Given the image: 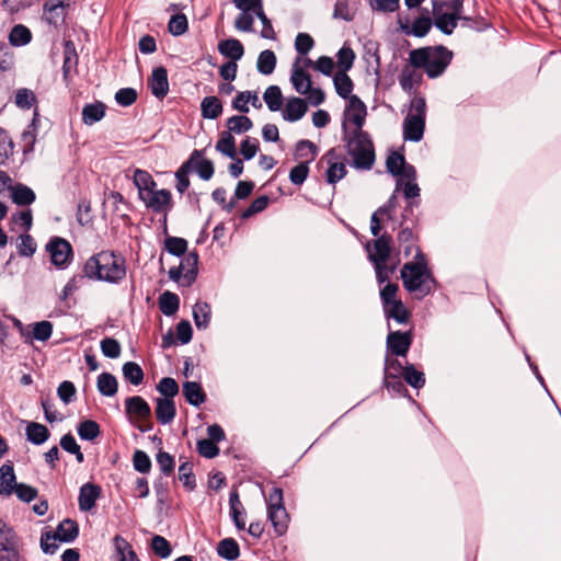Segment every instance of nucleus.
Here are the masks:
<instances>
[{
	"label": "nucleus",
	"instance_id": "nucleus-1",
	"mask_svg": "<svg viewBox=\"0 0 561 561\" xmlns=\"http://www.w3.org/2000/svg\"><path fill=\"white\" fill-rule=\"evenodd\" d=\"M83 275L95 282L118 284L126 276L125 257L113 250H102L91 255L83 265Z\"/></svg>",
	"mask_w": 561,
	"mask_h": 561
},
{
	"label": "nucleus",
	"instance_id": "nucleus-2",
	"mask_svg": "<svg viewBox=\"0 0 561 561\" xmlns=\"http://www.w3.org/2000/svg\"><path fill=\"white\" fill-rule=\"evenodd\" d=\"M415 262L403 264L400 276L404 289L410 294H414L415 298L423 299L435 289L437 282L420 248H417L415 253Z\"/></svg>",
	"mask_w": 561,
	"mask_h": 561
},
{
	"label": "nucleus",
	"instance_id": "nucleus-3",
	"mask_svg": "<svg viewBox=\"0 0 561 561\" xmlns=\"http://www.w3.org/2000/svg\"><path fill=\"white\" fill-rule=\"evenodd\" d=\"M453 51L443 45L426 46L410 51L409 62L414 68L424 69L431 79L440 77L453 60Z\"/></svg>",
	"mask_w": 561,
	"mask_h": 561
},
{
	"label": "nucleus",
	"instance_id": "nucleus-4",
	"mask_svg": "<svg viewBox=\"0 0 561 561\" xmlns=\"http://www.w3.org/2000/svg\"><path fill=\"white\" fill-rule=\"evenodd\" d=\"M343 138L345 149L353 161L351 163L357 170H370L376 160L375 147L373 140L367 131L347 130L346 123H342Z\"/></svg>",
	"mask_w": 561,
	"mask_h": 561
},
{
	"label": "nucleus",
	"instance_id": "nucleus-5",
	"mask_svg": "<svg viewBox=\"0 0 561 561\" xmlns=\"http://www.w3.org/2000/svg\"><path fill=\"white\" fill-rule=\"evenodd\" d=\"M426 119V101L422 95H414L410 108L403 119V139L405 141L419 142L423 139Z\"/></svg>",
	"mask_w": 561,
	"mask_h": 561
},
{
	"label": "nucleus",
	"instance_id": "nucleus-6",
	"mask_svg": "<svg viewBox=\"0 0 561 561\" xmlns=\"http://www.w3.org/2000/svg\"><path fill=\"white\" fill-rule=\"evenodd\" d=\"M79 536V525L75 519L65 518L56 527L55 531H46L41 537V549L46 554H54L59 546L57 541L70 543Z\"/></svg>",
	"mask_w": 561,
	"mask_h": 561
},
{
	"label": "nucleus",
	"instance_id": "nucleus-7",
	"mask_svg": "<svg viewBox=\"0 0 561 561\" xmlns=\"http://www.w3.org/2000/svg\"><path fill=\"white\" fill-rule=\"evenodd\" d=\"M46 251L50 255L51 263L61 270L68 267L73 256L70 242L61 237H51L46 244Z\"/></svg>",
	"mask_w": 561,
	"mask_h": 561
},
{
	"label": "nucleus",
	"instance_id": "nucleus-8",
	"mask_svg": "<svg viewBox=\"0 0 561 561\" xmlns=\"http://www.w3.org/2000/svg\"><path fill=\"white\" fill-rule=\"evenodd\" d=\"M386 169L387 172L396 178H400L397 181V188L401 184V179H407L410 181L416 180V170L414 165L407 162L404 156L398 151H392L386 160Z\"/></svg>",
	"mask_w": 561,
	"mask_h": 561
},
{
	"label": "nucleus",
	"instance_id": "nucleus-9",
	"mask_svg": "<svg viewBox=\"0 0 561 561\" xmlns=\"http://www.w3.org/2000/svg\"><path fill=\"white\" fill-rule=\"evenodd\" d=\"M140 201H142L146 207L151 209L153 213L163 214V226L167 231L168 213L173 207L171 192L167 188L153 190Z\"/></svg>",
	"mask_w": 561,
	"mask_h": 561
},
{
	"label": "nucleus",
	"instance_id": "nucleus-10",
	"mask_svg": "<svg viewBox=\"0 0 561 561\" xmlns=\"http://www.w3.org/2000/svg\"><path fill=\"white\" fill-rule=\"evenodd\" d=\"M412 342V331H390L386 340L387 353L397 357H404L407 356Z\"/></svg>",
	"mask_w": 561,
	"mask_h": 561
},
{
	"label": "nucleus",
	"instance_id": "nucleus-11",
	"mask_svg": "<svg viewBox=\"0 0 561 561\" xmlns=\"http://www.w3.org/2000/svg\"><path fill=\"white\" fill-rule=\"evenodd\" d=\"M125 413L130 423H138L151 417V408L142 397L133 396L125 399Z\"/></svg>",
	"mask_w": 561,
	"mask_h": 561
},
{
	"label": "nucleus",
	"instance_id": "nucleus-12",
	"mask_svg": "<svg viewBox=\"0 0 561 561\" xmlns=\"http://www.w3.org/2000/svg\"><path fill=\"white\" fill-rule=\"evenodd\" d=\"M392 237L385 232L374 241V252L370 251V243H367L368 259L373 263L386 264L391 255Z\"/></svg>",
	"mask_w": 561,
	"mask_h": 561
},
{
	"label": "nucleus",
	"instance_id": "nucleus-13",
	"mask_svg": "<svg viewBox=\"0 0 561 561\" xmlns=\"http://www.w3.org/2000/svg\"><path fill=\"white\" fill-rule=\"evenodd\" d=\"M366 115L365 103L357 95H352L344 112V122L352 123L356 127L355 130H363Z\"/></svg>",
	"mask_w": 561,
	"mask_h": 561
},
{
	"label": "nucleus",
	"instance_id": "nucleus-14",
	"mask_svg": "<svg viewBox=\"0 0 561 561\" xmlns=\"http://www.w3.org/2000/svg\"><path fill=\"white\" fill-rule=\"evenodd\" d=\"M205 150L195 149L190 154L188 159L184 161L181 167L175 171V188L180 194H183L190 187V178L188 174L193 171V161L195 158L204 157Z\"/></svg>",
	"mask_w": 561,
	"mask_h": 561
},
{
	"label": "nucleus",
	"instance_id": "nucleus-15",
	"mask_svg": "<svg viewBox=\"0 0 561 561\" xmlns=\"http://www.w3.org/2000/svg\"><path fill=\"white\" fill-rule=\"evenodd\" d=\"M69 0H50L43 5L44 20L57 27L65 21L66 8L69 7Z\"/></svg>",
	"mask_w": 561,
	"mask_h": 561
},
{
	"label": "nucleus",
	"instance_id": "nucleus-16",
	"mask_svg": "<svg viewBox=\"0 0 561 561\" xmlns=\"http://www.w3.org/2000/svg\"><path fill=\"white\" fill-rule=\"evenodd\" d=\"M102 489L99 484L87 482L79 490L78 505L82 512H90L94 508Z\"/></svg>",
	"mask_w": 561,
	"mask_h": 561
},
{
	"label": "nucleus",
	"instance_id": "nucleus-17",
	"mask_svg": "<svg viewBox=\"0 0 561 561\" xmlns=\"http://www.w3.org/2000/svg\"><path fill=\"white\" fill-rule=\"evenodd\" d=\"M148 84L153 96L160 100L165 98L170 90L167 69L163 66L154 68Z\"/></svg>",
	"mask_w": 561,
	"mask_h": 561
},
{
	"label": "nucleus",
	"instance_id": "nucleus-18",
	"mask_svg": "<svg viewBox=\"0 0 561 561\" xmlns=\"http://www.w3.org/2000/svg\"><path fill=\"white\" fill-rule=\"evenodd\" d=\"M307 111V101L298 96H293L287 100L282 116L285 121L294 123L301 119Z\"/></svg>",
	"mask_w": 561,
	"mask_h": 561
},
{
	"label": "nucleus",
	"instance_id": "nucleus-19",
	"mask_svg": "<svg viewBox=\"0 0 561 561\" xmlns=\"http://www.w3.org/2000/svg\"><path fill=\"white\" fill-rule=\"evenodd\" d=\"M198 261L199 256L197 251H191L182 259L180 267L184 273V287H191L198 275Z\"/></svg>",
	"mask_w": 561,
	"mask_h": 561
},
{
	"label": "nucleus",
	"instance_id": "nucleus-20",
	"mask_svg": "<svg viewBox=\"0 0 561 561\" xmlns=\"http://www.w3.org/2000/svg\"><path fill=\"white\" fill-rule=\"evenodd\" d=\"M154 412L157 421L160 424H170L176 415V407L174 400L171 398H157Z\"/></svg>",
	"mask_w": 561,
	"mask_h": 561
},
{
	"label": "nucleus",
	"instance_id": "nucleus-21",
	"mask_svg": "<svg viewBox=\"0 0 561 561\" xmlns=\"http://www.w3.org/2000/svg\"><path fill=\"white\" fill-rule=\"evenodd\" d=\"M16 477L11 461H7L0 467V494L11 495L15 489Z\"/></svg>",
	"mask_w": 561,
	"mask_h": 561
},
{
	"label": "nucleus",
	"instance_id": "nucleus-22",
	"mask_svg": "<svg viewBox=\"0 0 561 561\" xmlns=\"http://www.w3.org/2000/svg\"><path fill=\"white\" fill-rule=\"evenodd\" d=\"M182 390L185 400L193 407H199L207 399L206 393L199 382L185 381L182 386Z\"/></svg>",
	"mask_w": 561,
	"mask_h": 561
},
{
	"label": "nucleus",
	"instance_id": "nucleus-23",
	"mask_svg": "<svg viewBox=\"0 0 561 561\" xmlns=\"http://www.w3.org/2000/svg\"><path fill=\"white\" fill-rule=\"evenodd\" d=\"M300 61L299 58L296 59L294 64V68L290 76V81L293 83L294 89L300 93L306 94L308 90H310L311 76L301 67L298 66Z\"/></svg>",
	"mask_w": 561,
	"mask_h": 561
},
{
	"label": "nucleus",
	"instance_id": "nucleus-24",
	"mask_svg": "<svg viewBox=\"0 0 561 561\" xmlns=\"http://www.w3.org/2000/svg\"><path fill=\"white\" fill-rule=\"evenodd\" d=\"M267 517L274 528L276 536H283L288 529L289 515L286 507H277L267 511Z\"/></svg>",
	"mask_w": 561,
	"mask_h": 561
},
{
	"label": "nucleus",
	"instance_id": "nucleus-25",
	"mask_svg": "<svg viewBox=\"0 0 561 561\" xmlns=\"http://www.w3.org/2000/svg\"><path fill=\"white\" fill-rule=\"evenodd\" d=\"M113 545L115 548V561H140L131 545L121 535L114 536Z\"/></svg>",
	"mask_w": 561,
	"mask_h": 561
},
{
	"label": "nucleus",
	"instance_id": "nucleus-26",
	"mask_svg": "<svg viewBox=\"0 0 561 561\" xmlns=\"http://www.w3.org/2000/svg\"><path fill=\"white\" fill-rule=\"evenodd\" d=\"M134 184L138 188L139 199L152 192L157 183L148 171L137 169L134 172Z\"/></svg>",
	"mask_w": 561,
	"mask_h": 561
},
{
	"label": "nucleus",
	"instance_id": "nucleus-27",
	"mask_svg": "<svg viewBox=\"0 0 561 561\" xmlns=\"http://www.w3.org/2000/svg\"><path fill=\"white\" fill-rule=\"evenodd\" d=\"M433 25L431 18L428 16H419L416 18L412 25L401 24V30L405 35H412L414 37H424L428 34Z\"/></svg>",
	"mask_w": 561,
	"mask_h": 561
},
{
	"label": "nucleus",
	"instance_id": "nucleus-28",
	"mask_svg": "<svg viewBox=\"0 0 561 561\" xmlns=\"http://www.w3.org/2000/svg\"><path fill=\"white\" fill-rule=\"evenodd\" d=\"M218 51L222 56L228 57L233 61H237L241 59L242 56L244 55V47L239 39L228 38L219 42Z\"/></svg>",
	"mask_w": 561,
	"mask_h": 561
},
{
	"label": "nucleus",
	"instance_id": "nucleus-29",
	"mask_svg": "<svg viewBox=\"0 0 561 561\" xmlns=\"http://www.w3.org/2000/svg\"><path fill=\"white\" fill-rule=\"evenodd\" d=\"M397 240L399 245L403 249L404 255L410 256L415 249V252L417 251L416 242L419 240L417 234L413 232V226L412 227H401Z\"/></svg>",
	"mask_w": 561,
	"mask_h": 561
},
{
	"label": "nucleus",
	"instance_id": "nucleus-30",
	"mask_svg": "<svg viewBox=\"0 0 561 561\" xmlns=\"http://www.w3.org/2000/svg\"><path fill=\"white\" fill-rule=\"evenodd\" d=\"M10 192L12 202L18 206H30L36 199L34 191L22 183L14 184Z\"/></svg>",
	"mask_w": 561,
	"mask_h": 561
},
{
	"label": "nucleus",
	"instance_id": "nucleus-31",
	"mask_svg": "<svg viewBox=\"0 0 561 561\" xmlns=\"http://www.w3.org/2000/svg\"><path fill=\"white\" fill-rule=\"evenodd\" d=\"M423 76L421 72L415 71L414 69H411L409 67H405L400 77H399V83L403 91L408 93H414L415 90L420 87L422 83Z\"/></svg>",
	"mask_w": 561,
	"mask_h": 561
},
{
	"label": "nucleus",
	"instance_id": "nucleus-32",
	"mask_svg": "<svg viewBox=\"0 0 561 561\" xmlns=\"http://www.w3.org/2000/svg\"><path fill=\"white\" fill-rule=\"evenodd\" d=\"M26 439L33 445L44 444L50 436L49 430L37 422H28L25 428Z\"/></svg>",
	"mask_w": 561,
	"mask_h": 561
},
{
	"label": "nucleus",
	"instance_id": "nucleus-33",
	"mask_svg": "<svg viewBox=\"0 0 561 561\" xmlns=\"http://www.w3.org/2000/svg\"><path fill=\"white\" fill-rule=\"evenodd\" d=\"M222 103L217 96H205L201 102V112L203 118L216 119L222 114Z\"/></svg>",
	"mask_w": 561,
	"mask_h": 561
},
{
	"label": "nucleus",
	"instance_id": "nucleus-34",
	"mask_svg": "<svg viewBox=\"0 0 561 561\" xmlns=\"http://www.w3.org/2000/svg\"><path fill=\"white\" fill-rule=\"evenodd\" d=\"M105 111L106 106L102 102L85 104L82 108V122L85 125H93L104 117Z\"/></svg>",
	"mask_w": 561,
	"mask_h": 561
},
{
	"label": "nucleus",
	"instance_id": "nucleus-35",
	"mask_svg": "<svg viewBox=\"0 0 561 561\" xmlns=\"http://www.w3.org/2000/svg\"><path fill=\"white\" fill-rule=\"evenodd\" d=\"M96 387L102 396L113 397L117 393L118 390L117 379L111 373L104 371L99 375L96 380Z\"/></svg>",
	"mask_w": 561,
	"mask_h": 561
},
{
	"label": "nucleus",
	"instance_id": "nucleus-36",
	"mask_svg": "<svg viewBox=\"0 0 561 561\" xmlns=\"http://www.w3.org/2000/svg\"><path fill=\"white\" fill-rule=\"evenodd\" d=\"M211 317V309L209 304L205 301H198L193 308V319L198 330H205L208 328Z\"/></svg>",
	"mask_w": 561,
	"mask_h": 561
},
{
	"label": "nucleus",
	"instance_id": "nucleus-37",
	"mask_svg": "<svg viewBox=\"0 0 561 561\" xmlns=\"http://www.w3.org/2000/svg\"><path fill=\"white\" fill-rule=\"evenodd\" d=\"M217 553L225 560L234 561L240 556V547L233 538H225L218 542Z\"/></svg>",
	"mask_w": 561,
	"mask_h": 561
},
{
	"label": "nucleus",
	"instance_id": "nucleus-38",
	"mask_svg": "<svg viewBox=\"0 0 561 561\" xmlns=\"http://www.w3.org/2000/svg\"><path fill=\"white\" fill-rule=\"evenodd\" d=\"M333 83L337 95L350 100L354 89V83L350 76L346 72H336L333 77Z\"/></svg>",
	"mask_w": 561,
	"mask_h": 561
},
{
	"label": "nucleus",
	"instance_id": "nucleus-39",
	"mask_svg": "<svg viewBox=\"0 0 561 561\" xmlns=\"http://www.w3.org/2000/svg\"><path fill=\"white\" fill-rule=\"evenodd\" d=\"M383 312L387 319H393L400 324L408 323L410 319V312L402 302V300H398L392 305L383 308Z\"/></svg>",
	"mask_w": 561,
	"mask_h": 561
},
{
	"label": "nucleus",
	"instance_id": "nucleus-40",
	"mask_svg": "<svg viewBox=\"0 0 561 561\" xmlns=\"http://www.w3.org/2000/svg\"><path fill=\"white\" fill-rule=\"evenodd\" d=\"M317 154L318 148L311 140L301 139L296 142L294 152L296 160L306 159L305 161L310 163L316 159Z\"/></svg>",
	"mask_w": 561,
	"mask_h": 561
},
{
	"label": "nucleus",
	"instance_id": "nucleus-41",
	"mask_svg": "<svg viewBox=\"0 0 561 561\" xmlns=\"http://www.w3.org/2000/svg\"><path fill=\"white\" fill-rule=\"evenodd\" d=\"M180 307V298L176 294L171 291H164L159 297V309L167 316L171 317L176 313Z\"/></svg>",
	"mask_w": 561,
	"mask_h": 561
},
{
	"label": "nucleus",
	"instance_id": "nucleus-42",
	"mask_svg": "<svg viewBox=\"0 0 561 561\" xmlns=\"http://www.w3.org/2000/svg\"><path fill=\"white\" fill-rule=\"evenodd\" d=\"M216 150L230 159H236V139L230 131L225 130L220 134V137L216 142Z\"/></svg>",
	"mask_w": 561,
	"mask_h": 561
},
{
	"label": "nucleus",
	"instance_id": "nucleus-43",
	"mask_svg": "<svg viewBox=\"0 0 561 561\" xmlns=\"http://www.w3.org/2000/svg\"><path fill=\"white\" fill-rule=\"evenodd\" d=\"M276 55L271 49H265L259 54L256 68L261 75L268 76L273 73L276 67Z\"/></svg>",
	"mask_w": 561,
	"mask_h": 561
},
{
	"label": "nucleus",
	"instance_id": "nucleus-44",
	"mask_svg": "<svg viewBox=\"0 0 561 561\" xmlns=\"http://www.w3.org/2000/svg\"><path fill=\"white\" fill-rule=\"evenodd\" d=\"M122 373L125 380L134 386H138L144 381L145 374L142 368L136 362H127L122 367Z\"/></svg>",
	"mask_w": 561,
	"mask_h": 561
},
{
	"label": "nucleus",
	"instance_id": "nucleus-45",
	"mask_svg": "<svg viewBox=\"0 0 561 561\" xmlns=\"http://www.w3.org/2000/svg\"><path fill=\"white\" fill-rule=\"evenodd\" d=\"M32 39L31 31L23 24H16L9 34V42L12 46H24Z\"/></svg>",
	"mask_w": 561,
	"mask_h": 561
},
{
	"label": "nucleus",
	"instance_id": "nucleus-46",
	"mask_svg": "<svg viewBox=\"0 0 561 561\" xmlns=\"http://www.w3.org/2000/svg\"><path fill=\"white\" fill-rule=\"evenodd\" d=\"M263 100L270 111H279L283 105V93L280 88L278 85H270L263 94Z\"/></svg>",
	"mask_w": 561,
	"mask_h": 561
},
{
	"label": "nucleus",
	"instance_id": "nucleus-47",
	"mask_svg": "<svg viewBox=\"0 0 561 561\" xmlns=\"http://www.w3.org/2000/svg\"><path fill=\"white\" fill-rule=\"evenodd\" d=\"M227 127V131H230V134H242L252 129L253 123L251 118L245 115H233L228 118Z\"/></svg>",
	"mask_w": 561,
	"mask_h": 561
},
{
	"label": "nucleus",
	"instance_id": "nucleus-48",
	"mask_svg": "<svg viewBox=\"0 0 561 561\" xmlns=\"http://www.w3.org/2000/svg\"><path fill=\"white\" fill-rule=\"evenodd\" d=\"M151 551L160 559H167L172 553V546L163 536L154 535L150 541Z\"/></svg>",
	"mask_w": 561,
	"mask_h": 561
},
{
	"label": "nucleus",
	"instance_id": "nucleus-49",
	"mask_svg": "<svg viewBox=\"0 0 561 561\" xmlns=\"http://www.w3.org/2000/svg\"><path fill=\"white\" fill-rule=\"evenodd\" d=\"M78 435L82 440H94L101 434V427L93 420H85L78 425Z\"/></svg>",
	"mask_w": 561,
	"mask_h": 561
},
{
	"label": "nucleus",
	"instance_id": "nucleus-50",
	"mask_svg": "<svg viewBox=\"0 0 561 561\" xmlns=\"http://www.w3.org/2000/svg\"><path fill=\"white\" fill-rule=\"evenodd\" d=\"M19 547V536L14 528L0 519V548Z\"/></svg>",
	"mask_w": 561,
	"mask_h": 561
},
{
	"label": "nucleus",
	"instance_id": "nucleus-51",
	"mask_svg": "<svg viewBox=\"0 0 561 561\" xmlns=\"http://www.w3.org/2000/svg\"><path fill=\"white\" fill-rule=\"evenodd\" d=\"M403 378L414 389H421L425 385L424 373L416 370L413 364L404 366Z\"/></svg>",
	"mask_w": 561,
	"mask_h": 561
},
{
	"label": "nucleus",
	"instance_id": "nucleus-52",
	"mask_svg": "<svg viewBox=\"0 0 561 561\" xmlns=\"http://www.w3.org/2000/svg\"><path fill=\"white\" fill-rule=\"evenodd\" d=\"M179 480L187 491L196 489V478L193 472V463L185 461L179 467Z\"/></svg>",
	"mask_w": 561,
	"mask_h": 561
},
{
	"label": "nucleus",
	"instance_id": "nucleus-53",
	"mask_svg": "<svg viewBox=\"0 0 561 561\" xmlns=\"http://www.w3.org/2000/svg\"><path fill=\"white\" fill-rule=\"evenodd\" d=\"M442 8L448 9L447 14L461 19L463 10V0H433V10L435 13Z\"/></svg>",
	"mask_w": 561,
	"mask_h": 561
},
{
	"label": "nucleus",
	"instance_id": "nucleus-54",
	"mask_svg": "<svg viewBox=\"0 0 561 561\" xmlns=\"http://www.w3.org/2000/svg\"><path fill=\"white\" fill-rule=\"evenodd\" d=\"M187 241L180 237H167L164 240V249L174 256H183L187 251Z\"/></svg>",
	"mask_w": 561,
	"mask_h": 561
},
{
	"label": "nucleus",
	"instance_id": "nucleus-55",
	"mask_svg": "<svg viewBox=\"0 0 561 561\" xmlns=\"http://www.w3.org/2000/svg\"><path fill=\"white\" fill-rule=\"evenodd\" d=\"M459 18L445 13L438 14L435 19L434 25L445 35L453 34L457 27Z\"/></svg>",
	"mask_w": 561,
	"mask_h": 561
},
{
	"label": "nucleus",
	"instance_id": "nucleus-56",
	"mask_svg": "<svg viewBox=\"0 0 561 561\" xmlns=\"http://www.w3.org/2000/svg\"><path fill=\"white\" fill-rule=\"evenodd\" d=\"M337 57V72H347L353 68L355 60V53L350 46H343L336 54Z\"/></svg>",
	"mask_w": 561,
	"mask_h": 561
},
{
	"label": "nucleus",
	"instance_id": "nucleus-57",
	"mask_svg": "<svg viewBox=\"0 0 561 561\" xmlns=\"http://www.w3.org/2000/svg\"><path fill=\"white\" fill-rule=\"evenodd\" d=\"M193 170H195L198 176L204 181L210 180L215 173L213 161L209 159H203V157L194 159Z\"/></svg>",
	"mask_w": 561,
	"mask_h": 561
},
{
	"label": "nucleus",
	"instance_id": "nucleus-58",
	"mask_svg": "<svg viewBox=\"0 0 561 561\" xmlns=\"http://www.w3.org/2000/svg\"><path fill=\"white\" fill-rule=\"evenodd\" d=\"M347 173L346 167L341 161L332 162L329 160V168L325 173V180L329 184H335L342 180Z\"/></svg>",
	"mask_w": 561,
	"mask_h": 561
},
{
	"label": "nucleus",
	"instance_id": "nucleus-59",
	"mask_svg": "<svg viewBox=\"0 0 561 561\" xmlns=\"http://www.w3.org/2000/svg\"><path fill=\"white\" fill-rule=\"evenodd\" d=\"M188 28L187 18L183 13H178L171 16L168 23V31L173 36L183 35Z\"/></svg>",
	"mask_w": 561,
	"mask_h": 561
},
{
	"label": "nucleus",
	"instance_id": "nucleus-60",
	"mask_svg": "<svg viewBox=\"0 0 561 561\" xmlns=\"http://www.w3.org/2000/svg\"><path fill=\"white\" fill-rule=\"evenodd\" d=\"M304 64L306 67H313L316 70L328 77L332 75L334 68L332 58L328 56H321L314 62L307 58L304 60Z\"/></svg>",
	"mask_w": 561,
	"mask_h": 561
},
{
	"label": "nucleus",
	"instance_id": "nucleus-61",
	"mask_svg": "<svg viewBox=\"0 0 561 561\" xmlns=\"http://www.w3.org/2000/svg\"><path fill=\"white\" fill-rule=\"evenodd\" d=\"M156 460L164 477H170L174 472L175 459L169 453L160 449L156 456Z\"/></svg>",
	"mask_w": 561,
	"mask_h": 561
},
{
	"label": "nucleus",
	"instance_id": "nucleus-62",
	"mask_svg": "<svg viewBox=\"0 0 561 561\" xmlns=\"http://www.w3.org/2000/svg\"><path fill=\"white\" fill-rule=\"evenodd\" d=\"M309 171V161H301L290 170L289 181L291 184L300 186L307 180Z\"/></svg>",
	"mask_w": 561,
	"mask_h": 561
},
{
	"label": "nucleus",
	"instance_id": "nucleus-63",
	"mask_svg": "<svg viewBox=\"0 0 561 561\" xmlns=\"http://www.w3.org/2000/svg\"><path fill=\"white\" fill-rule=\"evenodd\" d=\"M157 390L162 396L161 398L173 399L179 393V385L174 378L163 377L157 385Z\"/></svg>",
	"mask_w": 561,
	"mask_h": 561
},
{
	"label": "nucleus",
	"instance_id": "nucleus-64",
	"mask_svg": "<svg viewBox=\"0 0 561 561\" xmlns=\"http://www.w3.org/2000/svg\"><path fill=\"white\" fill-rule=\"evenodd\" d=\"M101 352L105 357L117 358L121 355L122 347L114 337H105L100 343Z\"/></svg>",
	"mask_w": 561,
	"mask_h": 561
}]
</instances>
